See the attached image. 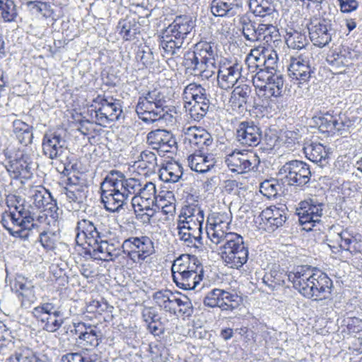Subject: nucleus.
Returning <instances> with one entry per match:
<instances>
[{"label": "nucleus", "instance_id": "2f4dec72", "mask_svg": "<svg viewBox=\"0 0 362 362\" xmlns=\"http://www.w3.org/2000/svg\"><path fill=\"white\" fill-rule=\"evenodd\" d=\"M195 26V21L189 15L177 16L173 21L165 28L168 34L172 35L185 41L187 36Z\"/></svg>", "mask_w": 362, "mask_h": 362}, {"label": "nucleus", "instance_id": "9b49d317", "mask_svg": "<svg viewBox=\"0 0 362 362\" xmlns=\"http://www.w3.org/2000/svg\"><path fill=\"white\" fill-rule=\"evenodd\" d=\"M100 191L101 203L105 209L110 213H118L127 202L125 195L109 173L101 182Z\"/></svg>", "mask_w": 362, "mask_h": 362}, {"label": "nucleus", "instance_id": "ddd939ff", "mask_svg": "<svg viewBox=\"0 0 362 362\" xmlns=\"http://www.w3.org/2000/svg\"><path fill=\"white\" fill-rule=\"evenodd\" d=\"M181 139L189 152H204L213 143L211 135L204 129L196 126L184 128Z\"/></svg>", "mask_w": 362, "mask_h": 362}, {"label": "nucleus", "instance_id": "b1692460", "mask_svg": "<svg viewBox=\"0 0 362 362\" xmlns=\"http://www.w3.org/2000/svg\"><path fill=\"white\" fill-rule=\"evenodd\" d=\"M184 219L179 220L177 227L182 230L194 233L195 235L202 238L203 224L204 221V212L197 206L189 207L184 212Z\"/></svg>", "mask_w": 362, "mask_h": 362}, {"label": "nucleus", "instance_id": "9d476101", "mask_svg": "<svg viewBox=\"0 0 362 362\" xmlns=\"http://www.w3.org/2000/svg\"><path fill=\"white\" fill-rule=\"evenodd\" d=\"M76 231L77 245H82L85 243L88 245V248H91L103 239L106 240L107 236L111 235L110 231L102 223H94L86 218L78 221Z\"/></svg>", "mask_w": 362, "mask_h": 362}, {"label": "nucleus", "instance_id": "09e8293b", "mask_svg": "<svg viewBox=\"0 0 362 362\" xmlns=\"http://www.w3.org/2000/svg\"><path fill=\"white\" fill-rule=\"evenodd\" d=\"M62 362H108L107 360H101L95 354H88L84 351L71 352L62 356Z\"/></svg>", "mask_w": 362, "mask_h": 362}, {"label": "nucleus", "instance_id": "8fccbe9b", "mask_svg": "<svg viewBox=\"0 0 362 362\" xmlns=\"http://www.w3.org/2000/svg\"><path fill=\"white\" fill-rule=\"evenodd\" d=\"M313 119L315 123L319 126V129L322 132H334L337 115H334L329 112H327L321 116L315 117Z\"/></svg>", "mask_w": 362, "mask_h": 362}, {"label": "nucleus", "instance_id": "4c0bfd02", "mask_svg": "<svg viewBox=\"0 0 362 362\" xmlns=\"http://www.w3.org/2000/svg\"><path fill=\"white\" fill-rule=\"evenodd\" d=\"M183 43L184 40L168 34L166 30H164L160 42V47H162L165 54L171 57H179Z\"/></svg>", "mask_w": 362, "mask_h": 362}, {"label": "nucleus", "instance_id": "412c9836", "mask_svg": "<svg viewBox=\"0 0 362 362\" xmlns=\"http://www.w3.org/2000/svg\"><path fill=\"white\" fill-rule=\"evenodd\" d=\"M308 29L310 40L315 46L324 47L331 42L333 33L330 20L326 18L311 20Z\"/></svg>", "mask_w": 362, "mask_h": 362}, {"label": "nucleus", "instance_id": "c9c22d12", "mask_svg": "<svg viewBox=\"0 0 362 362\" xmlns=\"http://www.w3.org/2000/svg\"><path fill=\"white\" fill-rule=\"evenodd\" d=\"M176 295L177 293H174L168 289L159 290L153 294V300L160 310L173 315L175 314Z\"/></svg>", "mask_w": 362, "mask_h": 362}, {"label": "nucleus", "instance_id": "dca6fc26", "mask_svg": "<svg viewBox=\"0 0 362 362\" xmlns=\"http://www.w3.org/2000/svg\"><path fill=\"white\" fill-rule=\"evenodd\" d=\"M225 163L230 171L243 174L250 171H257L260 160L252 153L234 151L226 157Z\"/></svg>", "mask_w": 362, "mask_h": 362}, {"label": "nucleus", "instance_id": "6e6552de", "mask_svg": "<svg viewBox=\"0 0 362 362\" xmlns=\"http://www.w3.org/2000/svg\"><path fill=\"white\" fill-rule=\"evenodd\" d=\"M278 176L283 183L303 189L308 187L312 173L308 163L295 159L288 160L281 165Z\"/></svg>", "mask_w": 362, "mask_h": 362}, {"label": "nucleus", "instance_id": "f3484780", "mask_svg": "<svg viewBox=\"0 0 362 362\" xmlns=\"http://www.w3.org/2000/svg\"><path fill=\"white\" fill-rule=\"evenodd\" d=\"M30 198L35 206L42 210L44 216H49L52 220L56 221L59 216V207L57 200L51 192L43 186H37L30 190Z\"/></svg>", "mask_w": 362, "mask_h": 362}, {"label": "nucleus", "instance_id": "69168bd1", "mask_svg": "<svg viewBox=\"0 0 362 362\" xmlns=\"http://www.w3.org/2000/svg\"><path fill=\"white\" fill-rule=\"evenodd\" d=\"M326 60L329 65L335 68L343 67L346 62V56L336 50L328 54Z\"/></svg>", "mask_w": 362, "mask_h": 362}, {"label": "nucleus", "instance_id": "a211bd4d", "mask_svg": "<svg viewBox=\"0 0 362 362\" xmlns=\"http://www.w3.org/2000/svg\"><path fill=\"white\" fill-rule=\"evenodd\" d=\"M235 141L243 147H255L262 138L261 127L253 121L240 122L235 129Z\"/></svg>", "mask_w": 362, "mask_h": 362}, {"label": "nucleus", "instance_id": "3c124183", "mask_svg": "<svg viewBox=\"0 0 362 362\" xmlns=\"http://www.w3.org/2000/svg\"><path fill=\"white\" fill-rule=\"evenodd\" d=\"M60 238L59 231H42L39 235L38 240L46 250H53Z\"/></svg>", "mask_w": 362, "mask_h": 362}, {"label": "nucleus", "instance_id": "c85d7f7f", "mask_svg": "<svg viewBox=\"0 0 362 362\" xmlns=\"http://www.w3.org/2000/svg\"><path fill=\"white\" fill-rule=\"evenodd\" d=\"M210 11L215 17L232 18L238 15L243 8V0H211Z\"/></svg>", "mask_w": 362, "mask_h": 362}, {"label": "nucleus", "instance_id": "393cba45", "mask_svg": "<svg viewBox=\"0 0 362 362\" xmlns=\"http://www.w3.org/2000/svg\"><path fill=\"white\" fill-rule=\"evenodd\" d=\"M71 332L78 336L80 343L84 346H98L101 342L102 332L95 325L83 322H74Z\"/></svg>", "mask_w": 362, "mask_h": 362}, {"label": "nucleus", "instance_id": "f257e3e1", "mask_svg": "<svg viewBox=\"0 0 362 362\" xmlns=\"http://www.w3.org/2000/svg\"><path fill=\"white\" fill-rule=\"evenodd\" d=\"M285 276L303 297L313 300L328 298L332 293L333 282L328 275L316 267L298 266Z\"/></svg>", "mask_w": 362, "mask_h": 362}, {"label": "nucleus", "instance_id": "c756f323", "mask_svg": "<svg viewBox=\"0 0 362 362\" xmlns=\"http://www.w3.org/2000/svg\"><path fill=\"white\" fill-rule=\"evenodd\" d=\"M288 76L292 80H295L299 84L309 81L314 74V69H312L308 61L301 57L291 58L288 67Z\"/></svg>", "mask_w": 362, "mask_h": 362}, {"label": "nucleus", "instance_id": "1a4fd4ad", "mask_svg": "<svg viewBox=\"0 0 362 362\" xmlns=\"http://www.w3.org/2000/svg\"><path fill=\"white\" fill-rule=\"evenodd\" d=\"M95 104V109L91 113L92 119L95 122L102 127L117 121L122 113L121 101L113 98L111 96L98 95L93 100Z\"/></svg>", "mask_w": 362, "mask_h": 362}, {"label": "nucleus", "instance_id": "0eeeda50", "mask_svg": "<svg viewBox=\"0 0 362 362\" xmlns=\"http://www.w3.org/2000/svg\"><path fill=\"white\" fill-rule=\"evenodd\" d=\"M252 82L259 94L269 99L271 103L277 104V109L283 107L284 78L282 74L268 76L264 72L255 74Z\"/></svg>", "mask_w": 362, "mask_h": 362}, {"label": "nucleus", "instance_id": "6e6d98bb", "mask_svg": "<svg viewBox=\"0 0 362 362\" xmlns=\"http://www.w3.org/2000/svg\"><path fill=\"white\" fill-rule=\"evenodd\" d=\"M257 30V41L260 40L262 37L269 41V37L272 39L273 37H277L279 36V30L276 28L272 24L259 23L256 25Z\"/></svg>", "mask_w": 362, "mask_h": 362}, {"label": "nucleus", "instance_id": "4d7b16f0", "mask_svg": "<svg viewBox=\"0 0 362 362\" xmlns=\"http://www.w3.org/2000/svg\"><path fill=\"white\" fill-rule=\"evenodd\" d=\"M26 5L33 13L42 15L45 18H48L51 15V6L47 2L29 1Z\"/></svg>", "mask_w": 362, "mask_h": 362}, {"label": "nucleus", "instance_id": "bf43d9fd", "mask_svg": "<svg viewBox=\"0 0 362 362\" xmlns=\"http://www.w3.org/2000/svg\"><path fill=\"white\" fill-rule=\"evenodd\" d=\"M148 199H141L139 197H132V204L134 207L136 205L139 207V210L141 211H152L151 215H148V221H150L151 217L153 215V213L156 210L153 209V206H156L157 199H153L151 202H148Z\"/></svg>", "mask_w": 362, "mask_h": 362}, {"label": "nucleus", "instance_id": "7c9ffc66", "mask_svg": "<svg viewBox=\"0 0 362 362\" xmlns=\"http://www.w3.org/2000/svg\"><path fill=\"white\" fill-rule=\"evenodd\" d=\"M108 173L127 200L131 195L136 197L141 190L142 183L140 180L134 177L127 178L124 173L117 170H112Z\"/></svg>", "mask_w": 362, "mask_h": 362}, {"label": "nucleus", "instance_id": "603ef678", "mask_svg": "<svg viewBox=\"0 0 362 362\" xmlns=\"http://www.w3.org/2000/svg\"><path fill=\"white\" fill-rule=\"evenodd\" d=\"M6 362H46L40 358L34 352L27 349L16 351L11 354Z\"/></svg>", "mask_w": 362, "mask_h": 362}, {"label": "nucleus", "instance_id": "20e7f679", "mask_svg": "<svg viewBox=\"0 0 362 362\" xmlns=\"http://www.w3.org/2000/svg\"><path fill=\"white\" fill-rule=\"evenodd\" d=\"M171 272L173 282L183 290H194L204 276V268L199 259L189 254L176 258Z\"/></svg>", "mask_w": 362, "mask_h": 362}, {"label": "nucleus", "instance_id": "aec40b11", "mask_svg": "<svg viewBox=\"0 0 362 362\" xmlns=\"http://www.w3.org/2000/svg\"><path fill=\"white\" fill-rule=\"evenodd\" d=\"M85 253L95 259L114 261L122 254L121 244L119 240H111L107 236L106 240H100L91 248H86Z\"/></svg>", "mask_w": 362, "mask_h": 362}, {"label": "nucleus", "instance_id": "c03bdc74", "mask_svg": "<svg viewBox=\"0 0 362 362\" xmlns=\"http://www.w3.org/2000/svg\"><path fill=\"white\" fill-rule=\"evenodd\" d=\"M239 23L245 40L251 42L257 41V23L251 19V16L248 13L243 14L239 18Z\"/></svg>", "mask_w": 362, "mask_h": 362}, {"label": "nucleus", "instance_id": "37998d69", "mask_svg": "<svg viewBox=\"0 0 362 362\" xmlns=\"http://www.w3.org/2000/svg\"><path fill=\"white\" fill-rule=\"evenodd\" d=\"M175 314L173 315L177 317H191L193 314L194 309L192 303L189 298L177 292L175 303Z\"/></svg>", "mask_w": 362, "mask_h": 362}, {"label": "nucleus", "instance_id": "4468645a", "mask_svg": "<svg viewBox=\"0 0 362 362\" xmlns=\"http://www.w3.org/2000/svg\"><path fill=\"white\" fill-rule=\"evenodd\" d=\"M324 204L319 202L317 198H310L299 203V207L296 209V214L298 216V221L303 228L306 230H310L313 227L321 221L323 215Z\"/></svg>", "mask_w": 362, "mask_h": 362}, {"label": "nucleus", "instance_id": "338daca9", "mask_svg": "<svg viewBox=\"0 0 362 362\" xmlns=\"http://www.w3.org/2000/svg\"><path fill=\"white\" fill-rule=\"evenodd\" d=\"M209 106H206L203 104H193L189 107V115L190 117L194 121L199 122L206 115L209 111Z\"/></svg>", "mask_w": 362, "mask_h": 362}, {"label": "nucleus", "instance_id": "72a5a7b5", "mask_svg": "<svg viewBox=\"0 0 362 362\" xmlns=\"http://www.w3.org/2000/svg\"><path fill=\"white\" fill-rule=\"evenodd\" d=\"M206 153V151L194 152L188 156V165L192 170L205 173L214 167L216 161L213 155Z\"/></svg>", "mask_w": 362, "mask_h": 362}, {"label": "nucleus", "instance_id": "79ce46f5", "mask_svg": "<svg viewBox=\"0 0 362 362\" xmlns=\"http://www.w3.org/2000/svg\"><path fill=\"white\" fill-rule=\"evenodd\" d=\"M182 175V168L178 163H168L160 170V178L165 182L175 183Z\"/></svg>", "mask_w": 362, "mask_h": 362}, {"label": "nucleus", "instance_id": "052dcab7", "mask_svg": "<svg viewBox=\"0 0 362 362\" xmlns=\"http://www.w3.org/2000/svg\"><path fill=\"white\" fill-rule=\"evenodd\" d=\"M340 238L341 243L339 244V247L346 251H349L351 252H356L357 249L354 245L351 247V244L354 242H356V238L354 237L347 230L341 231L338 234Z\"/></svg>", "mask_w": 362, "mask_h": 362}, {"label": "nucleus", "instance_id": "13d9d810", "mask_svg": "<svg viewBox=\"0 0 362 362\" xmlns=\"http://www.w3.org/2000/svg\"><path fill=\"white\" fill-rule=\"evenodd\" d=\"M222 289L214 288L206 293L204 298V305L209 308H219L221 309V297Z\"/></svg>", "mask_w": 362, "mask_h": 362}, {"label": "nucleus", "instance_id": "ea45409f", "mask_svg": "<svg viewBox=\"0 0 362 362\" xmlns=\"http://www.w3.org/2000/svg\"><path fill=\"white\" fill-rule=\"evenodd\" d=\"M248 6L255 16L262 18L269 16L276 11L272 0H250Z\"/></svg>", "mask_w": 362, "mask_h": 362}, {"label": "nucleus", "instance_id": "774afa93", "mask_svg": "<svg viewBox=\"0 0 362 362\" xmlns=\"http://www.w3.org/2000/svg\"><path fill=\"white\" fill-rule=\"evenodd\" d=\"M207 235L209 238L215 244H219L221 243L223 245L225 243V236L228 233H225L221 230V228L214 226H211L207 231Z\"/></svg>", "mask_w": 362, "mask_h": 362}, {"label": "nucleus", "instance_id": "39448f33", "mask_svg": "<svg viewBox=\"0 0 362 362\" xmlns=\"http://www.w3.org/2000/svg\"><path fill=\"white\" fill-rule=\"evenodd\" d=\"M170 111L171 110L166 105L163 94L158 89H153L140 96L136 106L139 118L147 124L166 119Z\"/></svg>", "mask_w": 362, "mask_h": 362}, {"label": "nucleus", "instance_id": "e433bc0d", "mask_svg": "<svg viewBox=\"0 0 362 362\" xmlns=\"http://www.w3.org/2000/svg\"><path fill=\"white\" fill-rule=\"evenodd\" d=\"M117 29L122 39L128 41L136 37V35L140 33L141 26L136 18L127 17L119 21Z\"/></svg>", "mask_w": 362, "mask_h": 362}, {"label": "nucleus", "instance_id": "423d86ee", "mask_svg": "<svg viewBox=\"0 0 362 362\" xmlns=\"http://www.w3.org/2000/svg\"><path fill=\"white\" fill-rule=\"evenodd\" d=\"M221 257L226 265L232 269H239L247 262L248 247L243 238L235 233H228L225 236Z\"/></svg>", "mask_w": 362, "mask_h": 362}, {"label": "nucleus", "instance_id": "0e129e2a", "mask_svg": "<svg viewBox=\"0 0 362 362\" xmlns=\"http://www.w3.org/2000/svg\"><path fill=\"white\" fill-rule=\"evenodd\" d=\"M279 185L274 180H266L260 184V192L267 197H276L278 194Z\"/></svg>", "mask_w": 362, "mask_h": 362}, {"label": "nucleus", "instance_id": "f704fd0d", "mask_svg": "<svg viewBox=\"0 0 362 362\" xmlns=\"http://www.w3.org/2000/svg\"><path fill=\"white\" fill-rule=\"evenodd\" d=\"M86 187L81 185H69L62 189V194L66 196L68 202L73 204L72 209L77 211L87 197Z\"/></svg>", "mask_w": 362, "mask_h": 362}, {"label": "nucleus", "instance_id": "5fc2aeb1", "mask_svg": "<svg viewBox=\"0 0 362 362\" xmlns=\"http://www.w3.org/2000/svg\"><path fill=\"white\" fill-rule=\"evenodd\" d=\"M179 238L183 241L187 247L200 248L203 245L202 238L195 235L193 233L182 230V228L177 227Z\"/></svg>", "mask_w": 362, "mask_h": 362}, {"label": "nucleus", "instance_id": "e2e57ef3", "mask_svg": "<svg viewBox=\"0 0 362 362\" xmlns=\"http://www.w3.org/2000/svg\"><path fill=\"white\" fill-rule=\"evenodd\" d=\"M141 317L146 325L158 323L161 320L157 309L154 307H144L141 311Z\"/></svg>", "mask_w": 362, "mask_h": 362}, {"label": "nucleus", "instance_id": "473e14b6", "mask_svg": "<svg viewBox=\"0 0 362 362\" xmlns=\"http://www.w3.org/2000/svg\"><path fill=\"white\" fill-rule=\"evenodd\" d=\"M329 150V148H327L317 142L306 144L303 147L305 157L320 167H324L328 164Z\"/></svg>", "mask_w": 362, "mask_h": 362}, {"label": "nucleus", "instance_id": "f03ea898", "mask_svg": "<svg viewBox=\"0 0 362 362\" xmlns=\"http://www.w3.org/2000/svg\"><path fill=\"white\" fill-rule=\"evenodd\" d=\"M24 202L20 196L9 197L6 201L8 211L2 214L1 223L11 235L26 240L37 225L32 213L25 209Z\"/></svg>", "mask_w": 362, "mask_h": 362}, {"label": "nucleus", "instance_id": "a18cd8bd", "mask_svg": "<svg viewBox=\"0 0 362 362\" xmlns=\"http://www.w3.org/2000/svg\"><path fill=\"white\" fill-rule=\"evenodd\" d=\"M242 302V298L235 292L222 290L221 297V310L222 311H233Z\"/></svg>", "mask_w": 362, "mask_h": 362}, {"label": "nucleus", "instance_id": "f8f14e48", "mask_svg": "<svg viewBox=\"0 0 362 362\" xmlns=\"http://www.w3.org/2000/svg\"><path fill=\"white\" fill-rule=\"evenodd\" d=\"M121 250L134 263L142 262L155 251L153 243L148 236L130 237L121 244Z\"/></svg>", "mask_w": 362, "mask_h": 362}, {"label": "nucleus", "instance_id": "5701e85b", "mask_svg": "<svg viewBox=\"0 0 362 362\" xmlns=\"http://www.w3.org/2000/svg\"><path fill=\"white\" fill-rule=\"evenodd\" d=\"M146 143L153 149L162 153L173 152L177 148L175 137L165 129H157L148 132Z\"/></svg>", "mask_w": 362, "mask_h": 362}, {"label": "nucleus", "instance_id": "a878e982", "mask_svg": "<svg viewBox=\"0 0 362 362\" xmlns=\"http://www.w3.org/2000/svg\"><path fill=\"white\" fill-rule=\"evenodd\" d=\"M287 209L285 206L276 207L270 206L264 209L259 214V224L266 230L274 231L282 226L287 220Z\"/></svg>", "mask_w": 362, "mask_h": 362}, {"label": "nucleus", "instance_id": "2eb2a0df", "mask_svg": "<svg viewBox=\"0 0 362 362\" xmlns=\"http://www.w3.org/2000/svg\"><path fill=\"white\" fill-rule=\"evenodd\" d=\"M33 314L42 323L43 329L49 332L57 331L64 323L63 313L52 303H45L35 307Z\"/></svg>", "mask_w": 362, "mask_h": 362}, {"label": "nucleus", "instance_id": "cd10ccee", "mask_svg": "<svg viewBox=\"0 0 362 362\" xmlns=\"http://www.w3.org/2000/svg\"><path fill=\"white\" fill-rule=\"evenodd\" d=\"M252 88L247 84H241L234 88L229 99L231 110L236 114L244 115L249 110Z\"/></svg>", "mask_w": 362, "mask_h": 362}, {"label": "nucleus", "instance_id": "6ab92c4d", "mask_svg": "<svg viewBox=\"0 0 362 362\" xmlns=\"http://www.w3.org/2000/svg\"><path fill=\"white\" fill-rule=\"evenodd\" d=\"M216 70L218 86L223 90H228L233 88L240 78L242 65L237 60L223 59L220 61Z\"/></svg>", "mask_w": 362, "mask_h": 362}, {"label": "nucleus", "instance_id": "de8ad7c7", "mask_svg": "<svg viewBox=\"0 0 362 362\" xmlns=\"http://www.w3.org/2000/svg\"><path fill=\"white\" fill-rule=\"evenodd\" d=\"M286 42L289 48L299 50L305 48L309 44L305 33L296 30L286 33Z\"/></svg>", "mask_w": 362, "mask_h": 362}, {"label": "nucleus", "instance_id": "864d4df0", "mask_svg": "<svg viewBox=\"0 0 362 362\" xmlns=\"http://www.w3.org/2000/svg\"><path fill=\"white\" fill-rule=\"evenodd\" d=\"M0 10H1V17L5 22L10 23L16 21L18 13L13 0H1Z\"/></svg>", "mask_w": 362, "mask_h": 362}, {"label": "nucleus", "instance_id": "680f3d73", "mask_svg": "<svg viewBox=\"0 0 362 362\" xmlns=\"http://www.w3.org/2000/svg\"><path fill=\"white\" fill-rule=\"evenodd\" d=\"M136 197L141 199H148L151 202L156 198V185L152 182H147L144 185L141 184V189Z\"/></svg>", "mask_w": 362, "mask_h": 362}, {"label": "nucleus", "instance_id": "4be33fe9", "mask_svg": "<svg viewBox=\"0 0 362 362\" xmlns=\"http://www.w3.org/2000/svg\"><path fill=\"white\" fill-rule=\"evenodd\" d=\"M32 160L30 156L23 151H18L11 158L6 168L12 179H29L32 175Z\"/></svg>", "mask_w": 362, "mask_h": 362}, {"label": "nucleus", "instance_id": "49530a36", "mask_svg": "<svg viewBox=\"0 0 362 362\" xmlns=\"http://www.w3.org/2000/svg\"><path fill=\"white\" fill-rule=\"evenodd\" d=\"M264 72L266 76L272 74H281L278 69V54L276 51L267 50L266 52V57L264 59V64L261 71H257L256 74Z\"/></svg>", "mask_w": 362, "mask_h": 362}, {"label": "nucleus", "instance_id": "bb28decb", "mask_svg": "<svg viewBox=\"0 0 362 362\" xmlns=\"http://www.w3.org/2000/svg\"><path fill=\"white\" fill-rule=\"evenodd\" d=\"M62 133L59 131L49 132L43 136V153L52 160L59 157L66 148V141Z\"/></svg>", "mask_w": 362, "mask_h": 362}, {"label": "nucleus", "instance_id": "7ed1b4c3", "mask_svg": "<svg viewBox=\"0 0 362 362\" xmlns=\"http://www.w3.org/2000/svg\"><path fill=\"white\" fill-rule=\"evenodd\" d=\"M216 58L218 54L211 43L199 42L194 46L193 50L184 54L182 65L187 74L209 79L216 71Z\"/></svg>", "mask_w": 362, "mask_h": 362}, {"label": "nucleus", "instance_id": "a19ab883", "mask_svg": "<svg viewBox=\"0 0 362 362\" xmlns=\"http://www.w3.org/2000/svg\"><path fill=\"white\" fill-rule=\"evenodd\" d=\"M267 51L264 47H258L250 51L245 59L250 71L257 73V71H261Z\"/></svg>", "mask_w": 362, "mask_h": 362}, {"label": "nucleus", "instance_id": "58836bf2", "mask_svg": "<svg viewBox=\"0 0 362 362\" xmlns=\"http://www.w3.org/2000/svg\"><path fill=\"white\" fill-rule=\"evenodd\" d=\"M137 169L143 171L144 175L151 174L155 172L157 165V157L154 153L148 150L143 151L138 160L134 163Z\"/></svg>", "mask_w": 362, "mask_h": 362}]
</instances>
